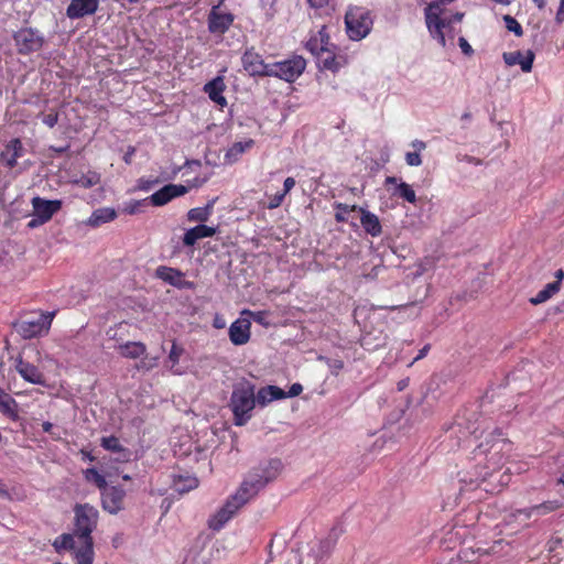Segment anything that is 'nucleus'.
<instances>
[{"label": "nucleus", "mask_w": 564, "mask_h": 564, "mask_svg": "<svg viewBox=\"0 0 564 564\" xmlns=\"http://www.w3.org/2000/svg\"><path fill=\"white\" fill-rule=\"evenodd\" d=\"M281 468L282 463L280 459H271L268 460V463L253 468L248 474L247 478L243 479L236 494L231 495L225 505L209 518L208 527L214 530L224 528L231 517L237 513L239 508L250 501V499L253 498L260 489H263L269 481H272V479L278 477Z\"/></svg>", "instance_id": "nucleus-1"}, {"label": "nucleus", "mask_w": 564, "mask_h": 564, "mask_svg": "<svg viewBox=\"0 0 564 564\" xmlns=\"http://www.w3.org/2000/svg\"><path fill=\"white\" fill-rule=\"evenodd\" d=\"M426 26L434 37L443 47L454 45L456 29L452 23L449 15H444L442 2H431L425 9Z\"/></svg>", "instance_id": "nucleus-2"}, {"label": "nucleus", "mask_w": 564, "mask_h": 564, "mask_svg": "<svg viewBox=\"0 0 564 564\" xmlns=\"http://www.w3.org/2000/svg\"><path fill=\"white\" fill-rule=\"evenodd\" d=\"M257 405L254 384L240 382L234 386L229 406L234 413V423L243 426L252 417Z\"/></svg>", "instance_id": "nucleus-3"}, {"label": "nucleus", "mask_w": 564, "mask_h": 564, "mask_svg": "<svg viewBox=\"0 0 564 564\" xmlns=\"http://www.w3.org/2000/svg\"><path fill=\"white\" fill-rule=\"evenodd\" d=\"M510 447V444L507 440L496 438V440H486L485 443H480L478 447L475 449V459L481 462L482 457L485 462V468L487 469L485 473H480L481 477L486 479L487 475H489L488 469H498L500 468L505 452Z\"/></svg>", "instance_id": "nucleus-4"}, {"label": "nucleus", "mask_w": 564, "mask_h": 564, "mask_svg": "<svg viewBox=\"0 0 564 564\" xmlns=\"http://www.w3.org/2000/svg\"><path fill=\"white\" fill-rule=\"evenodd\" d=\"M346 32L352 41L367 37L372 30L371 12L364 7H350L345 14Z\"/></svg>", "instance_id": "nucleus-5"}, {"label": "nucleus", "mask_w": 564, "mask_h": 564, "mask_svg": "<svg viewBox=\"0 0 564 564\" xmlns=\"http://www.w3.org/2000/svg\"><path fill=\"white\" fill-rule=\"evenodd\" d=\"M306 47L310 51V53L315 55V57L319 58L324 67H337L336 58L332 51V45L329 43V36L325 28L319 29L316 33L308 37V40L306 41Z\"/></svg>", "instance_id": "nucleus-6"}, {"label": "nucleus", "mask_w": 564, "mask_h": 564, "mask_svg": "<svg viewBox=\"0 0 564 564\" xmlns=\"http://www.w3.org/2000/svg\"><path fill=\"white\" fill-rule=\"evenodd\" d=\"M75 535L80 540H93L91 532L97 527L99 511L90 505H77L74 507Z\"/></svg>", "instance_id": "nucleus-7"}, {"label": "nucleus", "mask_w": 564, "mask_h": 564, "mask_svg": "<svg viewBox=\"0 0 564 564\" xmlns=\"http://www.w3.org/2000/svg\"><path fill=\"white\" fill-rule=\"evenodd\" d=\"M54 318V313H36V315L24 317L14 324V327L23 338H33L47 333Z\"/></svg>", "instance_id": "nucleus-8"}, {"label": "nucleus", "mask_w": 564, "mask_h": 564, "mask_svg": "<svg viewBox=\"0 0 564 564\" xmlns=\"http://www.w3.org/2000/svg\"><path fill=\"white\" fill-rule=\"evenodd\" d=\"M306 67L305 58L294 56L282 62L270 63L269 76L284 79L286 83H293L301 76Z\"/></svg>", "instance_id": "nucleus-9"}, {"label": "nucleus", "mask_w": 564, "mask_h": 564, "mask_svg": "<svg viewBox=\"0 0 564 564\" xmlns=\"http://www.w3.org/2000/svg\"><path fill=\"white\" fill-rule=\"evenodd\" d=\"M13 37L20 54H31L34 51H40L45 42L43 33L33 28L20 29Z\"/></svg>", "instance_id": "nucleus-10"}, {"label": "nucleus", "mask_w": 564, "mask_h": 564, "mask_svg": "<svg viewBox=\"0 0 564 564\" xmlns=\"http://www.w3.org/2000/svg\"><path fill=\"white\" fill-rule=\"evenodd\" d=\"M235 21V15L230 11L224 10L221 3L210 8L208 12V30L213 34H224L228 32Z\"/></svg>", "instance_id": "nucleus-11"}, {"label": "nucleus", "mask_w": 564, "mask_h": 564, "mask_svg": "<svg viewBox=\"0 0 564 564\" xmlns=\"http://www.w3.org/2000/svg\"><path fill=\"white\" fill-rule=\"evenodd\" d=\"M126 491L119 486H108L101 492V507L110 514H118L124 506Z\"/></svg>", "instance_id": "nucleus-12"}, {"label": "nucleus", "mask_w": 564, "mask_h": 564, "mask_svg": "<svg viewBox=\"0 0 564 564\" xmlns=\"http://www.w3.org/2000/svg\"><path fill=\"white\" fill-rule=\"evenodd\" d=\"M242 67L251 76H269L270 63H264L262 56L253 48L247 50L242 55Z\"/></svg>", "instance_id": "nucleus-13"}, {"label": "nucleus", "mask_w": 564, "mask_h": 564, "mask_svg": "<svg viewBox=\"0 0 564 564\" xmlns=\"http://www.w3.org/2000/svg\"><path fill=\"white\" fill-rule=\"evenodd\" d=\"M340 533L341 529L333 528L326 539L312 541L310 555L314 557L315 561H322V558L328 556Z\"/></svg>", "instance_id": "nucleus-14"}, {"label": "nucleus", "mask_w": 564, "mask_h": 564, "mask_svg": "<svg viewBox=\"0 0 564 564\" xmlns=\"http://www.w3.org/2000/svg\"><path fill=\"white\" fill-rule=\"evenodd\" d=\"M33 213L36 215L40 224H45L53 218L54 214L63 206L62 200H46L42 197L32 198Z\"/></svg>", "instance_id": "nucleus-15"}, {"label": "nucleus", "mask_w": 564, "mask_h": 564, "mask_svg": "<svg viewBox=\"0 0 564 564\" xmlns=\"http://www.w3.org/2000/svg\"><path fill=\"white\" fill-rule=\"evenodd\" d=\"M99 3V0H70L66 9V15L70 20L84 19V17L97 12Z\"/></svg>", "instance_id": "nucleus-16"}, {"label": "nucleus", "mask_w": 564, "mask_h": 564, "mask_svg": "<svg viewBox=\"0 0 564 564\" xmlns=\"http://www.w3.org/2000/svg\"><path fill=\"white\" fill-rule=\"evenodd\" d=\"M251 322L247 317H238L230 324L228 334L230 341L236 346L247 345L250 338Z\"/></svg>", "instance_id": "nucleus-17"}, {"label": "nucleus", "mask_w": 564, "mask_h": 564, "mask_svg": "<svg viewBox=\"0 0 564 564\" xmlns=\"http://www.w3.org/2000/svg\"><path fill=\"white\" fill-rule=\"evenodd\" d=\"M187 193V187L182 184H167L158 192L153 193L150 197L151 203L154 206H163L171 202L172 198L181 197Z\"/></svg>", "instance_id": "nucleus-18"}, {"label": "nucleus", "mask_w": 564, "mask_h": 564, "mask_svg": "<svg viewBox=\"0 0 564 564\" xmlns=\"http://www.w3.org/2000/svg\"><path fill=\"white\" fill-rule=\"evenodd\" d=\"M502 58L508 66H516L519 64L523 72L532 70V64L535 58V54L528 50L525 53L522 52H509L503 53Z\"/></svg>", "instance_id": "nucleus-19"}, {"label": "nucleus", "mask_w": 564, "mask_h": 564, "mask_svg": "<svg viewBox=\"0 0 564 564\" xmlns=\"http://www.w3.org/2000/svg\"><path fill=\"white\" fill-rule=\"evenodd\" d=\"M217 232V227L206 226V224H198L196 227L188 228L183 235V245L194 246L199 239L204 237H213Z\"/></svg>", "instance_id": "nucleus-20"}, {"label": "nucleus", "mask_w": 564, "mask_h": 564, "mask_svg": "<svg viewBox=\"0 0 564 564\" xmlns=\"http://www.w3.org/2000/svg\"><path fill=\"white\" fill-rule=\"evenodd\" d=\"M357 210L361 214L360 223L368 235L373 237L382 235V224L380 223L378 215L359 206H357Z\"/></svg>", "instance_id": "nucleus-21"}, {"label": "nucleus", "mask_w": 564, "mask_h": 564, "mask_svg": "<svg viewBox=\"0 0 564 564\" xmlns=\"http://www.w3.org/2000/svg\"><path fill=\"white\" fill-rule=\"evenodd\" d=\"M286 398L284 389L275 387V384H268L267 387L260 388L256 394V404L261 406L269 405L270 402L275 400H283Z\"/></svg>", "instance_id": "nucleus-22"}, {"label": "nucleus", "mask_w": 564, "mask_h": 564, "mask_svg": "<svg viewBox=\"0 0 564 564\" xmlns=\"http://www.w3.org/2000/svg\"><path fill=\"white\" fill-rule=\"evenodd\" d=\"M225 89L226 83L223 77H216L212 79L210 82L206 83L204 87V90L207 93L208 97L221 108L223 106L227 105V100L224 96Z\"/></svg>", "instance_id": "nucleus-23"}, {"label": "nucleus", "mask_w": 564, "mask_h": 564, "mask_svg": "<svg viewBox=\"0 0 564 564\" xmlns=\"http://www.w3.org/2000/svg\"><path fill=\"white\" fill-rule=\"evenodd\" d=\"M24 153V148L19 138L11 139L1 152V159L6 162L8 167H15L18 159Z\"/></svg>", "instance_id": "nucleus-24"}, {"label": "nucleus", "mask_w": 564, "mask_h": 564, "mask_svg": "<svg viewBox=\"0 0 564 564\" xmlns=\"http://www.w3.org/2000/svg\"><path fill=\"white\" fill-rule=\"evenodd\" d=\"M19 375L26 381L33 384H45V378L41 370L34 364L19 360L17 365Z\"/></svg>", "instance_id": "nucleus-25"}, {"label": "nucleus", "mask_w": 564, "mask_h": 564, "mask_svg": "<svg viewBox=\"0 0 564 564\" xmlns=\"http://www.w3.org/2000/svg\"><path fill=\"white\" fill-rule=\"evenodd\" d=\"M155 275L172 286L182 288L184 285V274L178 269L167 268V265H159L155 270Z\"/></svg>", "instance_id": "nucleus-26"}, {"label": "nucleus", "mask_w": 564, "mask_h": 564, "mask_svg": "<svg viewBox=\"0 0 564 564\" xmlns=\"http://www.w3.org/2000/svg\"><path fill=\"white\" fill-rule=\"evenodd\" d=\"M386 184L395 185V189L393 194L399 195V197H402L405 199V202L409 203H415L416 200V193L413 187H411L410 184L404 183V181H398L395 176H387Z\"/></svg>", "instance_id": "nucleus-27"}, {"label": "nucleus", "mask_w": 564, "mask_h": 564, "mask_svg": "<svg viewBox=\"0 0 564 564\" xmlns=\"http://www.w3.org/2000/svg\"><path fill=\"white\" fill-rule=\"evenodd\" d=\"M561 507L562 502L558 500L544 501L538 506L528 507V509L522 510V513L525 517H541L550 514V512L557 511Z\"/></svg>", "instance_id": "nucleus-28"}, {"label": "nucleus", "mask_w": 564, "mask_h": 564, "mask_svg": "<svg viewBox=\"0 0 564 564\" xmlns=\"http://www.w3.org/2000/svg\"><path fill=\"white\" fill-rule=\"evenodd\" d=\"M116 217L117 212L113 207H99V209L93 212L87 223L91 227H99V225L110 223V220L116 219Z\"/></svg>", "instance_id": "nucleus-29"}, {"label": "nucleus", "mask_w": 564, "mask_h": 564, "mask_svg": "<svg viewBox=\"0 0 564 564\" xmlns=\"http://www.w3.org/2000/svg\"><path fill=\"white\" fill-rule=\"evenodd\" d=\"M118 351L123 358L137 359L147 351V346L142 341H126L118 346Z\"/></svg>", "instance_id": "nucleus-30"}, {"label": "nucleus", "mask_w": 564, "mask_h": 564, "mask_svg": "<svg viewBox=\"0 0 564 564\" xmlns=\"http://www.w3.org/2000/svg\"><path fill=\"white\" fill-rule=\"evenodd\" d=\"M254 141L253 139H247V141H238L234 142L230 148L227 149L225 153V160L228 163H235L238 161L243 152L248 151V149L252 148Z\"/></svg>", "instance_id": "nucleus-31"}, {"label": "nucleus", "mask_w": 564, "mask_h": 564, "mask_svg": "<svg viewBox=\"0 0 564 564\" xmlns=\"http://www.w3.org/2000/svg\"><path fill=\"white\" fill-rule=\"evenodd\" d=\"M82 547L75 551L77 564H94V540H83Z\"/></svg>", "instance_id": "nucleus-32"}, {"label": "nucleus", "mask_w": 564, "mask_h": 564, "mask_svg": "<svg viewBox=\"0 0 564 564\" xmlns=\"http://www.w3.org/2000/svg\"><path fill=\"white\" fill-rule=\"evenodd\" d=\"M411 147L414 151L406 152L405 163L412 165V167H417V165H421L422 163L421 151L426 149V142L421 141V139H414L411 142Z\"/></svg>", "instance_id": "nucleus-33"}, {"label": "nucleus", "mask_w": 564, "mask_h": 564, "mask_svg": "<svg viewBox=\"0 0 564 564\" xmlns=\"http://www.w3.org/2000/svg\"><path fill=\"white\" fill-rule=\"evenodd\" d=\"M213 202L208 203L207 205L203 207H193L188 210L186 217L192 223H199L204 224L206 220H208L212 212H213Z\"/></svg>", "instance_id": "nucleus-34"}, {"label": "nucleus", "mask_w": 564, "mask_h": 564, "mask_svg": "<svg viewBox=\"0 0 564 564\" xmlns=\"http://www.w3.org/2000/svg\"><path fill=\"white\" fill-rule=\"evenodd\" d=\"M184 354L182 346L173 344L167 356V367L173 375H183L184 370L178 366L181 355Z\"/></svg>", "instance_id": "nucleus-35"}, {"label": "nucleus", "mask_w": 564, "mask_h": 564, "mask_svg": "<svg viewBox=\"0 0 564 564\" xmlns=\"http://www.w3.org/2000/svg\"><path fill=\"white\" fill-rule=\"evenodd\" d=\"M557 292L558 285L554 284V282H550L543 290H540L536 295L530 299V303L534 305L545 303V301L551 300Z\"/></svg>", "instance_id": "nucleus-36"}, {"label": "nucleus", "mask_w": 564, "mask_h": 564, "mask_svg": "<svg viewBox=\"0 0 564 564\" xmlns=\"http://www.w3.org/2000/svg\"><path fill=\"white\" fill-rule=\"evenodd\" d=\"M198 486V479L195 476H178L174 480V489L180 494H186V491L196 489Z\"/></svg>", "instance_id": "nucleus-37"}, {"label": "nucleus", "mask_w": 564, "mask_h": 564, "mask_svg": "<svg viewBox=\"0 0 564 564\" xmlns=\"http://www.w3.org/2000/svg\"><path fill=\"white\" fill-rule=\"evenodd\" d=\"M84 478L86 479V481L96 485L99 488L100 492L102 494L106 487L107 478L102 476V474H100L97 468H86L84 471Z\"/></svg>", "instance_id": "nucleus-38"}, {"label": "nucleus", "mask_w": 564, "mask_h": 564, "mask_svg": "<svg viewBox=\"0 0 564 564\" xmlns=\"http://www.w3.org/2000/svg\"><path fill=\"white\" fill-rule=\"evenodd\" d=\"M100 182V173L89 171L73 180V183L84 188H90V186L97 185Z\"/></svg>", "instance_id": "nucleus-39"}, {"label": "nucleus", "mask_w": 564, "mask_h": 564, "mask_svg": "<svg viewBox=\"0 0 564 564\" xmlns=\"http://www.w3.org/2000/svg\"><path fill=\"white\" fill-rule=\"evenodd\" d=\"M478 561L476 552L471 549H464L459 552L456 560H453L449 564H476Z\"/></svg>", "instance_id": "nucleus-40"}, {"label": "nucleus", "mask_w": 564, "mask_h": 564, "mask_svg": "<svg viewBox=\"0 0 564 564\" xmlns=\"http://www.w3.org/2000/svg\"><path fill=\"white\" fill-rule=\"evenodd\" d=\"M74 545H75V539H74V535H72V534L58 535L53 541V546L57 551L74 549Z\"/></svg>", "instance_id": "nucleus-41"}, {"label": "nucleus", "mask_w": 564, "mask_h": 564, "mask_svg": "<svg viewBox=\"0 0 564 564\" xmlns=\"http://www.w3.org/2000/svg\"><path fill=\"white\" fill-rule=\"evenodd\" d=\"M335 218L338 223H346L348 219L347 215L349 212L357 210V205H345V203L335 204Z\"/></svg>", "instance_id": "nucleus-42"}, {"label": "nucleus", "mask_w": 564, "mask_h": 564, "mask_svg": "<svg viewBox=\"0 0 564 564\" xmlns=\"http://www.w3.org/2000/svg\"><path fill=\"white\" fill-rule=\"evenodd\" d=\"M120 445H122V443L118 437H116V435H109L108 437L101 438V447L115 455L120 451Z\"/></svg>", "instance_id": "nucleus-43"}, {"label": "nucleus", "mask_w": 564, "mask_h": 564, "mask_svg": "<svg viewBox=\"0 0 564 564\" xmlns=\"http://www.w3.org/2000/svg\"><path fill=\"white\" fill-rule=\"evenodd\" d=\"M503 20L509 32L516 33L517 36H522L523 28L517 19L512 18V15H505Z\"/></svg>", "instance_id": "nucleus-44"}, {"label": "nucleus", "mask_w": 564, "mask_h": 564, "mask_svg": "<svg viewBox=\"0 0 564 564\" xmlns=\"http://www.w3.org/2000/svg\"><path fill=\"white\" fill-rule=\"evenodd\" d=\"M14 404V400L11 399L8 394L4 393L3 389H0V410L4 413H9L12 411V405Z\"/></svg>", "instance_id": "nucleus-45"}, {"label": "nucleus", "mask_w": 564, "mask_h": 564, "mask_svg": "<svg viewBox=\"0 0 564 564\" xmlns=\"http://www.w3.org/2000/svg\"><path fill=\"white\" fill-rule=\"evenodd\" d=\"M132 452L128 447L120 446V451L115 454L113 459L116 462H129L131 460Z\"/></svg>", "instance_id": "nucleus-46"}, {"label": "nucleus", "mask_w": 564, "mask_h": 564, "mask_svg": "<svg viewBox=\"0 0 564 564\" xmlns=\"http://www.w3.org/2000/svg\"><path fill=\"white\" fill-rule=\"evenodd\" d=\"M458 46L465 55L474 54V50H473L470 43L466 40V37L459 36Z\"/></svg>", "instance_id": "nucleus-47"}, {"label": "nucleus", "mask_w": 564, "mask_h": 564, "mask_svg": "<svg viewBox=\"0 0 564 564\" xmlns=\"http://www.w3.org/2000/svg\"><path fill=\"white\" fill-rule=\"evenodd\" d=\"M42 121L44 124H46L48 127H54V126H56V123L58 121V113L57 112L46 113V116H44L42 118Z\"/></svg>", "instance_id": "nucleus-48"}, {"label": "nucleus", "mask_w": 564, "mask_h": 564, "mask_svg": "<svg viewBox=\"0 0 564 564\" xmlns=\"http://www.w3.org/2000/svg\"><path fill=\"white\" fill-rule=\"evenodd\" d=\"M283 199H284V194L283 193L274 194V196L270 198V200L268 203V207L269 208L279 207L283 203Z\"/></svg>", "instance_id": "nucleus-49"}, {"label": "nucleus", "mask_w": 564, "mask_h": 564, "mask_svg": "<svg viewBox=\"0 0 564 564\" xmlns=\"http://www.w3.org/2000/svg\"><path fill=\"white\" fill-rule=\"evenodd\" d=\"M159 358H143L140 361L139 368L142 369H151L153 367H156Z\"/></svg>", "instance_id": "nucleus-50"}, {"label": "nucleus", "mask_w": 564, "mask_h": 564, "mask_svg": "<svg viewBox=\"0 0 564 564\" xmlns=\"http://www.w3.org/2000/svg\"><path fill=\"white\" fill-rule=\"evenodd\" d=\"M303 392V387L301 383H293L290 386L288 392H285L286 398L288 397H297L300 393Z\"/></svg>", "instance_id": "nucleus-51"}, {"label": "nucleus", "mask_w": 564, "mask_h": 564, "mask_svg": "<svg viewBox=\"0 0 564 564\" xmlns=\"http://www.w3.org/2000/svg\"><path fill=\"white\" fill-rule=\"evenodd\" d=\"M295 184H296V181L294 178H292V176H289L286 180H284V189L282 192L284 194V198H285L286 194L291 193V191L293 189Z\"/></svg>", "instance_id": "nucleus-52"}, {"label": "nucleus", "mask_w": 564, "mask_h": 564, "mask_svg": "<svg viewBox=\"0 0 564 564\" xmlns=\"http://www.w3.org/2000/svg\"><path fill=\"white\" fill-rule=\"evenodd\" d=\"M308 3L314 8H324L327 7L330 0H307Z\"/></svg>", "instance_id": "nucleus-53"}, {"label": "nucleus", "mask_w": 564, "mask_h": 564, "mask_svg": "<svg viewBox=\"0 0 564 564\" xmlns=\"http://www.w3.org/2000/svg\"><path fill=\"white\" fill-rule=\"evenodd\" d=\"M556 21L557 23H562V21H564V0L560 1V8L556 12Z\"/></svg>", "instance_id": "nucleus-54"}, {"label": "nucleus", "mask_w": 564, "mask_h": 564, "mask_svg": "<svg viewBox=\"0 0 564 564\" xmlns=\"http://www.w3.org/2000/svg\"><path fill=\"white\" fill-rule=\"evenodd\" d=\"M555 278H556V280L553 283H557L558 292H560L561 285H562V282H563V278H564V270L563 269L556 270Z\"/></svg>", "instance_id": "nucleus-55"}, {"label": "nucleus", "mask_w": 564, "mask_h": 564, "mask_svg": "<svg viewBox=\"0 0 564 564\" xmlns=\"http://www.w3.org/2000/svg\"><path fill=\"white\" fill-rule=\"evenodd\" d=\"M463 17H464L463 12H456L455 14L449 15V19H452V24L454 28H455V24L460 23Z\"/></svg>", "instance_id": "nucleus-56"}, {"label": "nucleus", "mask_w": 564, "mask_h": 564, "mask_svg": "<svg viewBox=\"0 0 564 564\" xmlns=\"http://www.w3.org/2000/svg\"><path fill=\"white\" fill-rule=\"evenodd\" d=\"M253 319L258 322L259 324H262L263 322V312H249Z\"/></svg>", "instance_id": "nucleus-57"}, {"label": "nucleus", "mask_w": 564, "mask_h": 564, "mask_svg": "<svg viewBox=\"0 0 564 564\" xmlns=\"http://www.w3.org/2000/svg\"><path fill=\"white\" fill-rule=\"evenodd\" d=\"M214 326L215 328H224V326H226V321L221 319V317H215Z\"/></svg>", "instance_id": "nucleus-58"}, {"label": "nucleus", "mask_w": 564, "mask_h": 564, "mask_svg": "<svg viewBox=\"0 0 564 564\" xmlns=\"http://www.w3.org/2000/svg\"><path fill=\"white\" fill-rule=\"evenodd\" d=\"M53 424L52 422H43L42 423V430L45 432H52Z\"/></svg>", "instance_id": "nucleus-59"}, {"label": "nucleus", "mask_w": 564, "mask_h": 564, "mask_svg": "<svg viewBox=\"0 0 564 564\" xmlns=\"http://www.w3.org/2000/svg\"><path fill=\"white\" fill-rule=\"evenodd\" d=\"M427 350H429V346H424V347L420 350V352H419L417 357H415V360L423 358V356H425V355H426Z\"/></svg>", "instance_id": "nucleus-60"}, {"label": "nucleus", "mask_w": 564, "mask_h": 564, "mask_svg": "<svg viewBox=\"0 0 564 564\" xmlns=\"http://www.w3.org/2000/svg\"><path fill=\"white\" fill-rule=\"evenodd\" d=\"M37 225H41V224L39 223V219H37L36 215L33 214V218L29 223V226L30 227H37Z\"/></svg>", "instance_id": "nucleus-61"}, {"label": "nucleus", "mask_w": 564, "mask_h": 564, "mask_svg": "<svg viewBox=\"0 0 564 564\" xmlns=\"http://www.w3.org/2000/svg\"><path fill=\"white\" fill-rule=\"evenodd\" d=\"M536 6L538 8H544L545 6V0H532Z\"/></svg>", "instance_id": "nucleus-62"}, {"label": "nucleus", "mask_w": 564, "mask_h": 564, "mask_svg": "<svg viewBox=\"0 0 564 564\" xmlns=\"http://www.w3.org/2000/svg\"><path fill=\"white\" fill-rule=\"evenodd\" d=\"M492 1L496 3H500V4H510V0H492Z\"/></svg>", "instance_id": "nucleus-63"}, {"label": "nucleus", "mask_w": 564, "mask_h": 564, "mask_svg": "<svg viewBox=\"0 0 564 564\" xmlns=\"http://www.w3.org/2000/svg\"><path fill=\"white\" fill-rule=\"evenodd\" d=\"M86 457H87V459H89V460H94V456H93V455H90V454H86Z\"/></svg>", "instance_id": "nucleus-64"}]
</instances>
